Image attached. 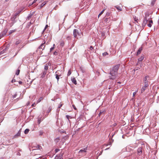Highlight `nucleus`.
<instances>
[{
	"label": "nucleus",
	"mask_w": 159,
	"mask_h": 159,
	"mask_svg": "<svg viewBox=\"0 0 159 159\" xmlns=\"http://www.w3.org/2000/svg\"><path fill=\"white\" fill-rule=\"evenodd\" d=\"M119 69V66L116 65L112 68V70L110 71L109 76L110 79L112 80L115 79L117 76L118 73L117 71Z\"/></svg>",
	"instance_id": "obj_1"
},
{
	"label": "nucleus",
	"mask_w": 159,
	"mask_h": 159,
	"mask_svg": "<svg viewBox=\"0 0 159 159\" xmlns=\"http://www.w3.org/2000/svg\"><path fill=\"white\" fill-rule=\"evenodd\" d=\"M87 148H84L83 149L80 150L78 154L80 156H84L86 154V152L87 150Z\"/></svg>",
	"instance_id": "obj_2"
},
{
	"label": "nucleus",
	"mask_w": 159,
	"mask_h": 159,
	"mask_svg": "<svg viewBox=\"0 0 159 159\" xmlns=\"http://www.w3.org/2000/svg\"><path fill=\"white\" fill-rule=\"evenodd\" d=\"M55 76L57 80V82L58 81L60 77L61 76V71L60 70H57L55 72Z\"/></svg>",
	"instance_id": "obj_3"
},
{
	"label": "nucleus",
	"mask_w": 159,
	"mask_h": 159,
	"mask_svg": "<svg viewBox=\"0 0 159 159\" xmlns=\"http://www.w3.org/2000/svg\"><path fill=\"white\" fill-rule=\"evenodd\" d=\"M148 76H146L144 78V85H145V87H148V81L147 79V78H148Z\"/></svg>",
	"instance_id": "obj_4"
},
{
	"label": "nucleus",
	"mask_w": 159,
	"mask_h": 159,
	"mask_svg": "<svg viewBox=\"0 0 159 159\" xmlns=\"http://www.w3.org/2000/svg\"><path fill=\"white\" fill-rule=\"evenodd\" d=\"M149 19H147V18H144L143 20V26H145L147 22H148L149 20Z\"/></svg>",
	"instance_id": "obj_5"
},
{
	"label": "nucleus",
	"mask_w": 159,
	"mask_h": 159,
	"mask_svg": "<svg viewBox=\"0 0 159 159\" xmlns=\"http://www.w3.org/2000/svg\"><path fill=\"white\" fill-rule=\"evenodd\" d=\"M7 31V29H5L2 33L0 34V37L1 38L5 35Z\"/></svg>",
	"instance_id": "obj_6"
},
{
	"label": "nucleus",
	"mask_w": 159,
	"mask_h": 159,
	"mask_svg": "<svg viewBox=\"0 0 159 159\" xmlns=\"http://www.w3.org/2000/svg\"><path fill=\"white\" fill-rule=\"evenodd\" d=\"M78 30L77 29H74L73 30V35L75 38L77 37V34H78Z\"/></svg>",
	"instance_id": "obj_7"
},
{
	"label": "nucleus",
	"mask_w": 159,
	"mask_h": 159,
	"mask_svg": "<svg viewBox=\"0 0 159 159\" xmlns=\"http://www.w3.org/2000/svg\"><path fill=\"white\" fill-rule=\"evenodd\" d=\"M142 148L141 147L139 148L137 150V153L139 155H140L142 153Z\"/></svg>",
	"instance_id": "obj_8"
},
{
	"label": "nucleus",
	"mask_w": 159,
	"mask_h": 159,
	"mask_svg": "<svg viewBox=\"0 0 159 159\" xmlns=\"http://www.w3.org/2000/svg\"><path fill=\"white\" fill-rule=\"evenodd\" d=\"M22 40L21 39H16V41L15 43L16 45H17L18 44L20 43H22Z\"/></svg>",
	"instance_id": "obj_9"
},
{
	"label": "nucleus",
	"mask_w": 159,
	"mask_h": 159,
	"mask_svg": "<svg viewBox=\"0 0 159 159\" xmlns=\"http://www.w3.org/2000/svg\"><path fill=\"white\" fill-rule=\"evenodd\" d=\"M47 70H43L42 73V75L41 77L42 78H44L45 77V75L47 74Z\"/></svg>",
	"instance_id": "obj_10"
},
{
	"label": "nucleus",
	"mask_w": 159,
	"mask_h": 159,
	"mask_svg": "<svg viewBox=\"0 0 159 159\" xmlns=\"http://www.w3.org/2000/svg\"><path fill=\"white\" fill-rule=\"evenodd\" d=\"M142 49H143L142 47H141L139 48V50H138L137 52V55H139V54L141 52L142 50Z\"/></svg>",
	"instance_id": "obj_11"
},
{
	"label": "nucleus",
	"mask_w": 159,
	"mask_h": 159,
	"mask_svg": "<svg viewBox=\"0 0 159 159\" xmlns=\"http://www.w3.org/2000/svg\"><path fill=\"white\" fill-rule=\"evenodd\" d=\"M148 23H149L148 24V26L149 27H151L152 26V24L153 23V21L152 20H150L148 21Z\"/></svg>",
	"instance_id": "obj_12"
},
{
	"label": "nucleus",
	"mask_w": 159,
	"mask_h": 159,
	"mask_svg": "<svg viewBox=\"0 0 159 159\" xmlns=\"http://www.w3.org/2000/svg\"><path fill=\"white\" fill-rule=\"evenodd\" d=\"M45 43V42H44L39 47L40 49H41L42 50H43V49H44L45 47V46L44 45V44Z\"/></svg>",
	"instance_id": "obj_13"
},
{
	"label": "nucleus",
	"mask_w": 159,
	"mask_h": 159,
	"mask_svg": "<svg viewBox=\"0 0 159 159\" xmlns=\"http://www.w3.org/2000/svg\"><path fill=\"white\" fill-rule=\"evenodd\" d=\"M49 65V63L48 64H45L44 66V70H47L48 69V66Z\"/></svg>",
	"instance_id": "obj_14"
},
{
	"label": "nucleus",
	"mask_w": 159,
	"mask_h": 159,
	"mask_svg": "<svg viewBox=\"0 0 159 159\" xmlns=\"http://www.w3.org/2000/svg\"><path fill=\"white\" fill-rule=\"evenodd\" d=\"M115 7H116L119 11H121L122 10V8L119 6H115Z\"/></svg>",
	"instance_id": "obj_15"
},
{
	"label": "nucleus",
	"mask_w": 159,
	"mask_h": 159,
	"mask_svg": "<svg viewBox=\"0 0 159 159\" xmlns=\"http://www.w3.org/2000/svg\"><path fill=\"white\" fill-rule=\"evenodd\" d=\"M149 15L148 13H146L144 18L150 19Z\"/></svg>",
	"instance_id": "obj_16"
},
{
	"label": "nucleus",
	"mask_w": 159,
	"mask_h": 159,
	"mask_svg": "<svg viewBox=\"0 0 159 159\" xmlns=\"http://www.w3.org/2000/svg\"><path fill=\"white\" fill-rule=\"evenodd\" d=\"M144 58V57L143 56H141V57H139L138 59V63L139 62V61H142L143 59Z\"/></svg>",
	"instance_id": "obj_17"
},
{
	"label": "nucleus",
	"mask_w": 159,
	"mask_h": 159,
	"mask_svg": "<svg viewBox=\"0 0 159 159\" xmlns=\"http://www.w3.org/2000/svg\"><path fill=\"white\" fill-rule=\"evenodd\" d=\"M148 87H145V85H144V86L141 89V92L143 93L144 92V91Z\"/></svg>",
	"instance_id": "obj_18"
},
{
	"label": "nucleus",
	"mask_w": 159,
	"mask_h": 159,
	"mask_svg": "<svg viewBox=\"0 0 159 159\" xmlns=\"http://www.w3.org/2000/svg\"><path fill=\"white\" fill-rule=\"evenodd\" d=\"M71 81L72 82L75 84H77L76 80L75 78L72 79H71Z\"/></svg>",
	"instance_id": "obj_19"
},
{
	"label": "nucleus",
	"mask_w": 159,
	"mask_h": 159,
	"mask_svg": "<svg viewBox=\"0 0 159 159\" xmlns=\"http://www.w3.org/2000/svg\"><path fill=\"white\" fill-rule=\"evenodd\" d=\"M105 113V111H100L99 113L98 114V116H100L102 114H104Z\"/></svg>",
	"instance_id": "obj_20"
},
{
	"label": "nucleus",
	"mask_w": 159,
	"mask_h": 159,
	"mask_svg": "<svg viewBox=\"0 0 159 159\" xmlns=\"http://www.w3.org/2000/svg\"><path fill=\"white\" fill-rule=\"evenodd\" d=\"M47 2V1H45L43 2L41 5V7H43L44 5H45Z\"/></svg>",
	"instance_id": "obj_21"
},
{
	"label": "nucleus",
	"mask_w": 159,
	"mask_h": 159,
	"mask_svg": "<svg viewBox=\"0 0 159 159\" xmlns=\"http://www.w3.org/2000/svg\"><path fill=\"white\" fill-rule=\"evenodd\" d=\"M43 99V98L42 97H40L37 101V103L39 102Z\"/></svg>",
	"instance_id": "obj_22"
},
{
	"label": "nucleus",
	"mask_w": 159,
	"mask_h": 159,
	"mask_svg": "<svg viewBox=\"0 0 159 159\" xmlns=\"http://www.w3.org/2000/svg\"><path fill=\"white\" fill-rule=\"evenodd\" d=\"M20 133L19 132H18L14 136V138H16L17 137L20 136Z\"/></svg>",
	"instance_id": "obj_23"
},
{
	"label": "nucleus",
	"mask_w": 159,
	"mask_h": 159,
	"mask_svg": "<svg viewBox=\"0 0 159 159\" xmlns=\"http://www.w3.org/2000/svg\"><path fill=\"white\" fill-rule=\"evenodd\" d=\"M29 131V129H26L25 130V134H27L28 133Z\"/></svg>",
	"instance_id": "obj_24"
},
{
	"label": "nucleus",
	"mask_w": 159,
	"mask_h": 159,
	"mask_svg": "<svg viewBox=\"0 0 159 159\" xmlns=\"http://www.w3.org/2000/svg\"><path fill=\"white\" fill-rule=\"evenodd\" d=\"M105 10H103L98 15V17L99 18V17L101 16Z\"/></svg>",
	"instance_id": "obj_25"
},
{
	"label": "nucleus",
	"mask_w": 159,
	"mask_h": 159,
	"mask_svg": "<svg viewBox=\"0 0 159 159\" xmlns=\"http://www.w3.org/2000/svg\"><path fill=\"white\" fill-rule=\"evenodd\" d=\"M20 70L18 69V70L16 73V75H18L19 73H20Z\"/></svg>",
	"instance_id": "obj_26"
},
{
	"label": "nucleus",
	"mask_w": 159,
	"mask_h": 159,
	"mask_svg": "<svg viewBox=\"0 0 159 159\" xmlns=\"http://www.w3.org/2000/svg\"><path fill=\"white\" fill-rule=\"evenodd\" d=\"M60 139L59 138H56V139H55V141L57 143V142H58V141H59Z\"/></svg>",
	"instance_id": "obj_27"
},
{
	"label": "nucleus",
	"mask_w": 159,
	"mask_h": 159,
	"mask_svg": "<svg viewBox=\"0 0 159 159\" xmlns=\"http://www.w3.org/2000/svg\"><path fill=\"white\" fill-rule=\"evenodd\" d=\"M108 53H107V52H104V53H103L102 55L103 56H106L107 55H108Z\"/></svg>",
	"instance_id": "obj_28"
},
{
	"label": "nucleus",
	"mask_w": 159,
	"mask_h": 159,
	"mask_svg": "<svg viewBox=\"0 0 159 159\" xmlns=\"http://www.w3.org/2000/svg\"><path fill=\"white\" fill-rule=\"evenodd\" d=\"M64 41H61L60 43V45L61 46H64Z\"/></svg>",
	"instance_id": "obj_29"
},
{
	"label": "nucleus",
	"mask_w": 159,
	"mask_h": 159,
	"mask_svg": "<svg viewBox=\"0 0 159 159\" xmlns=\"http://www.w3.org/2000/svg\"><path fill=\"white\" fill-rule=\"evenodd\" d=\"M66 117L68 120L69 121H70V120H69V118H71V117H70V116L69 115H66Z\"/></svg>",
	"instance_id": "obj_30"
},
{
	"label": "nucleus",
	"mask_w": 159,
	"mask_h": 159,
	"mask_svg": "<svg viewBox=\"0 0 159 159\" xmlns=\"http://www.w3.org/2000/svg\"><path fill=\"white\" fill-rule=\"evenodd\" d=\"M3 20H0V25H2V23H3Z\"/></svg>",
	"instance_id": "obj_31"
},
{
	"label": "nucleus",
	"mask_w": 159,
	"mask_h": 159,
	"mask_svg": "<svg viewBox=\"0 0 159 159\" xmlns=\"http://www.w3.org/2000/svg\"><path fill=\"white\" fill-rule=\"evenodd\" d=\"M137 92H138V90H137V91L136 92H135L133 93V97H134L135 96V95L136 94V93Z\"/></svg>",
	"instance_id": "obj_32"
},
{
	"label": "nucleus",
	"mask_w": 159,
	"mask_h": 159,
	"mask_svg": "<svg viewBox=\"0 0 159 159\" xmlns=\"http://www.w3.org/2000/svg\"><path fill=\"white\" fill-rule=\"evenodd\" d=\"M134 20L135 21H137L138 20V19L135 16L134 17Z\"/></svg>",
	"instance_id": "obj_33"
},
{
	"label": "nucleus",
	"mask_w": 159,
	"mask_h": 159,
	"mask_svg": "<svg viewBox=\"0 0 159 159\" xmlns=\"http://www.w3.org/2000/svg\"><path fill=\"white\" fill-rule=\"evenodd\" d=\"M71 74V71L70 70H69L67 75H70Z\"/></svg>",
	"instance_id": "obj_34"
},
{
	"label": "nucleus",
	"mask_w": 159,
	"mask_h": 159,
	"mask_svg": "<svg viewBox=\"0 0 159 159\" xmlns=\"http://www.w3.org/2000/svg\"><path fill=\"white\" fill-rule=\"evenodd\" d=\"M38 0H34L33 2L31 3V5H33L34 3H35Z\"/></svg>",
	"instance_id": "obj_35"
},
{
	"label": "nucleus",
	"mask_w": 159,
	"mask_h": 159,
	"mask_svg": "<svg viewBox=\"0 0 159 159\" xmlns=\"http://www.w3.org/2000/svg\"><path fill=\"white\" fill-rule=\"evenodd\" d=\"M107 21H108V18H106L104 20V21L105 22H106V23H107Z\"/></svg>",
	"instance_id": "obj_36"
},
{
	"label": "nucleus",
	"mask_w": 159,
	"mask_h": 159,
	"mask_svg": "<svg viewBox=\"0 0 159 159\" xmlns=\"http://www.w3.org/2000/svg\"><path fill=\"white\" fill-rule=\"evenodd\" d=\"M36 105V104L35 103H33L32 105H31V106L32 107H35Z\"/></svg>",
	"instance_id": "obj_37"
},
{
	"label": "nucleus",
	"mask_w": 159,
	"mask_h": 159,
	"mask_svg": "<svg viewBox=\"0 0 159 159\" xmlns=\"http://www.w3.org/2000/svg\"><path fill=\"white\" fill-rule=\"evenodd\" d=\"M72 106H73V107L74 108V109L75 110H76V108L75 107V106L74 105H72Z\"/></svg>",
	"instance_id": "obj_38"
},
{
	"label": "nucleus",
	"mask_w": 159,
	"mask_h": 159,
	"mask_svg": "<svg viewBox=\"0 0 159 159\" xmlns=\"http://www.w3.org/2000/svg\"><path fill=\"white\" fill-rule=\"evenodd\" d=\"M59 151V149H56L55 150L56 152H57Z\"/></svg>",
	"instance_id": "obj_39"
},
{
	"label": "nucleus",
	"mask_w": 159,
	"mask_h": 159,
	"mask_svg": "<svg viewBox=\"0 0 159 159\" xmlns=\"http://www.w3.org/2000/svg\"><path fill=\"white\" fill-rule=\"evenodd\" d=\"M15 81H16V80H15V79H13V80H12V81H11V82H12V83H13V82H15Z\"/></svg>",
	"instance_id": "obj_40"
},
{
	"label": "nucleus",
	"mask_w": 159,
	"mask_h": 159,
	"mask_svg": "<svg viewBox=\"0 0 159 159\" xmlns=\"http://www.w3.org/2000/svg\"><path fill=\"white\" fill-rule=\"evenodd\" d=\"M93 48L92 46H91L90 47V50H92L93 49Z\"/></svg>",
	"instance_id": "obj_41"
},
{
	"label": "nucleus",
	"mask_w": 159,
	"mask_h": 159,
	"mask_svg": "<svg viewBox=\"0 0 159 159\" xmlns=\"http://www.w3.org/2000/svg\"><path fill=\"white\" fill-rule=\"evenodd\" d=\"M54 49V47L51 48H50V51H52V50H53Z\"/></svg>",
	"instance_id": "obj_42"
},
{
	"label": "nucleus",
	"mask_w": 159,
	"mask_h": 159,
	"mask_svg": "<svg viewBox=\"0 0 159 159\" xmlns=\"http://www.w3.org/2000/svg\"><path fill=\"white\" fill-rule=\"evenodd\" d=\"M62 106V104L60 105L58 107V108H60Z\"/></svg>",
	"instance_id": "obj_43"
},
{
	"label": "nucleus",
	"mask_w": 159,
	"mask_h": 159,
	"mask_svg": "<svg viewBox=\"0 0 159 159\" xmlns=\"http://www.w3.org/2000/svg\"><path fill=\"white\" fill-rule=\"evenodd\" d=\"M48 27V25H47L46 26H45V29H44V30H45L46 29V28Z\"/></svg>",
	"instance_id": "obj_44"
},
{
	"label": "nucleus",
	"mask_w": 159,
	"mask_h": 159,
	"mask_svg": "<svg viewBox=\"0 0 159 159\" xmlns=\"http://www.w3.org/2000/svg\"><path fill=\"white\" fill-rule=\"evenodd\" d=\"M19 83L20 84H21L22 83V82L21 81H19Z\"/></svg>",
	"instance_id": "obj_45"
},
{
	"label": "nucleus",
	"mask_w": 159,
	"mask_h": 159,
	"mask_svg": "<svg viewBox=\"0 0 159 159\" xmlns=\"http://www.w3.org/2000/svg\"><path fill=\"white\" fill-rule=\"evenodd\" d=\"M14 31L13 30L10 31V32L9 34H11L13 32H14Z\"/></svg>",
	"instance_id": "obj_46"
},
{
	"label": "nucleus",
	"mask_w": 159,
	"mask_h": 159,
	"mask_svg": "<svg viewBox=\"0 0 159 159\" xmlns=\"http://www.w3.org/2000/svg\"><path fill=\"white\" fill-rule=\"evenodd\" d=\"M143 66V65L142 64H141L140 65V67H142Z\"/></svg>",
	"instance_id": "obj_47"
},
{
	"label": "nucleus",
	"mask_w": 159,
	"mask_h": 159,
	"mask_svg": "<svg viewBox=\"0 0 159 159\" xmlns=\"http://www.w3.org/2000/svg\"><path fill=\"white\" fill-rule=\"evenodd\" d=\"M40 123V120H38V123L39 124Z\"/></svg>",
	"instance_id": "obj_48"
},
{
	"label": "nucleus",
	"mask_w": 159,
	"mask_h": 159,
	"mask_svg": "<svg viewBox=\"0 0 159 159\" xmlns=\"http://www.w3.org/2000/svg\"><path fill=\"white\" fill-rule=\"evenodd\" d=\"M39 149H41V148H42V147H41V146H39Z\"/></svg>",
	"instance_id": "obj_49"
},
{
	"label": "nucleus",
	"mask_w": 159,
	"mask_h": 159,
	"mask_svg": "<svg viewBox=\"0 0 159 159\" xmlns=\"http://www.w3.org/2000/svg\"><path fill=\"white\" fill-rule=\"evenodd\" d=\"M67 39H70V37H68L67 38Z\"/></svg>",
	"instance_id": "obj_50"
},
{
	"label": "nucleus",
	"mask_w": 159,
	"mask_h": 159,
	"mask_svg": "<svg viewBox=\"0 0 159 159\" xmlns=\"http://www.w3.org/2000/svg\"><path fill=\"white\" fill-rule=\"evenodd\" d=\"M57 53V52H54V54H56Z\"/></svg>",
	"instance_id": "obj_51"
},
{
	"label": "nucleus",
	"mask_w": 159,
	"mask_h": 159,
	"mask_svg": "<svg viewBox=\"0 0 159 159\" xmlns=\"http://www.w3.org/2000/svg\"><path fill=\"white\" fill-rule=\"evenodd\" d=\"M30 16H28V19H30Z\"/></svg>",
	"instance_id": "obj_52"
},
{
	"label": "nucleus",
	"mask_w": 159,
	"mask_h": 159,
	"mask_svg": "<svg viewBox=\"0 0 159 159\" xmlns=\"http://www.w3.org/2000/svg\"><path fill=\"white\" fill-rule=\"evenodd\" d=\"M139 69V68L137 67V69H136V70H138Z\"/></svg>",
	"instance_id": "obj_53"
},
{
	"label": "nucleus",
	"mask_w": 159,
	"mask_h": 159,
	"mask_svg": "<svg viewBox=\"0 0 159 159\" xmlns=\"http://www.w3.org/2000/svg\"><path fill=\"white\" fill-rule=\"evenodd\" d=\"M152 5H153L154 4V3H153V2H152Z\"/></svg>",
	"instance_id": "obj_54"
},
{
	"label": "nucleus",
	"mask_w": 159,
	"mask_h": 159,
	"mask_svg": "<svg viewBox=\"0 0 159 159\" xmlns=\"http://www.w3.org/2000/svg\"><path fill=\"white\" fill-rule=\"evenodd\" d=\"M31 3H30V6L31 5H31Z\"/></svg>",
	"instance_id": "obj_55"
},
{
	"label": "nucleus",
	"mask_w": 159,
	"mask_h": 159,
	"mask_svg": "<svg viewBox=\"0 0 159 159\" xmlns=\"http://www.w3.org/2000/svg\"><path fill=\"white\" fill-rule=\"evenodd\" d=\"M9 0H6V2H7Z\"/></svg>",
	"instance_id": "obj_56"
},
{
	"label": "nucleus",
	"mask_w": 159,
	"mask_h": 159,
	"mask_svg": "<svg viewBox=\"0 0 159 159\" xmlns=\"http://www.w3.org/2000/svg\"><path fill=\"white\" fill-rule=\"evenodd\" d=\"M69 159H73L72 158H70Z\"/></svg>",
	"instance_id": "obj_57"
},
{
	"label": "nucleus",
	"mask_w": 159,
	"mask_h": 159,
	"mask_svg": "<svg viewBox=\"0 0 159 159\" xmlns=\"http://www.w3.org/2000/svg\"><path fill=\"white\" fill-rule=\"evenodd\" d=\"M156 0H154V2L155 1H156Z\"/></svg>",
	"instance_id": "obj_58"
},
{
	"label": "nucleus",
	"mask_w": 159,
	"mask_h": 159,
	"mask_svg": "<svg viewBox=\"0 0 159 159\" xmlns=\"http://www.w3.org/2000/svg\"><path fill=\"white\" fill-rule=\"evenodd\" d=\"M24 45H23V46H22V47H24Z\"/></svg>",
	"instance_id": "obj_59"
},
{
	"label": "nucleus",
	"mask_w": 159,
	"mask_h": 159,
	"mask_svg": "<svg viewBox=\"0 0 159 159\" xmlns=\"http://www.w3.org/2000/svg\"><path fill=\"white\" fill-rule=\"evenodd\" d=\"M138 63L137 64V65H138Z\"/></svg>",
	"instance_id": "obj_60"
},
{
	"label": "nucleus",
	"mask_w": 159,
	"mask_h": 159,
	"mask_svg": "<svg viewBox=\"0 0 159 159\" xmlns=\"http://www.w3.org/2000/svg\"><path fill=\"white\" fill-rule=\"evenodd\" d=\"M107 23L106 24V25H108L107 24Z\"/></svg>",
	"instance_id": "obj_61"
},
{
	"label": "nucleus",
	"mask_w": 159,
	"mask_h": 159,
	"mask_svg": "<svg viewBox=\"0 0 159 159\" xmlns=\"http://www.w3.org/2000/svg\"><path fill=\"white\" fill-rule=\"evenodd\" d=\"M1 38H1V37H0V39Z\"/></svg>",
	"instance_id": "obj_62"
},
{
	"label": "nucleus",
	"mask_w": 159,
	"mask_h": 159,
	"mask_svg": "<svg viewBox=\"0 0 159 159\" xmlns=\"http://www.w3.org/2000/svg\"><path fill=\"white\" fill-rule=\"evenodd\" d=\"M55 46V44H53V46Z\"/></svg>",
	"instance_id": "obj_63"
}]
</instances>
